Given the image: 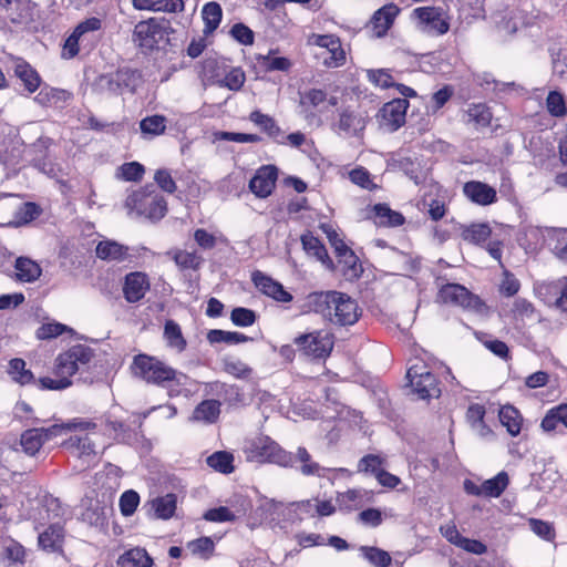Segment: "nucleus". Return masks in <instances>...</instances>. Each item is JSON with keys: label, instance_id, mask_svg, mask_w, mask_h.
I'll return each instance as SVG.
<instances>
[{"label": "nucleus", "instance_id": "1", "mask_svg": "<svg viewBox=\"0 0 567 567\" xmlns=\"http://www.w3.org/2000/svg\"><path fill=\"white\" fill-rule=\"evenodd\" d=\"M302 308L306 312L321 315L323 319L339 327L353 326L361 317L355 299L333 290L309 293Z\"/></svg>", "mask_w": 567, "mask_h": 567}, {"label": "nucleus", "instance_id": "2", "mask_svg": "<svg viewBox=\"0 0 567 567\" xmlns=\"http://www.w3.org/2000/svg\"><path fill=\"white\" fill-rule=\"evenodd\" d=\"M131 370L134 377L162 388H169L172 384L186 385L188 381V377L183 372L147 354L135 355Z\"/></svg>", "mask_w": 567, "mask_h": 567}, {"label": "nucleus", "instance_id": "3", "mask_svg": "<svg viewBox=\"0 0 567 567\" xmlns=\"http://www.w3.org/2000/svg\"><path fill=\"white\" fill-rule=\"evenodd\" d=\"M124 208L130 217L159 220L167 212V203L152 186H145L127 195L124 200Z\"/></svg>", "mask_w": 567, "mask_h": 567}, {"label": "nucleus", "instance_id": "4", "mask_svg": "<svg viewBox=\"0 0 567 567\" xmlns=\"http://www.w3.org/2000/svg\"><path fill=\"white\" fill-rule=\"evenodd\" d=\"M244 453L250 462L274 463L284 467L293 466L292 454L268 436H259L246 442Z\"/></svg>", "mask_w": 567, "mask_h": 567}, {"label": "nucleus", "instance_id": "5", "mask_svg": "<svg viewBox=\"0 0 567 567\" xmlns=\"http://www.w3.org/2000/svg\"><path fill=\"white\" fill-rule=\"evenodd\" d=\"M436 300L441 303L461 307L480 315L487 312L486 305L477 296L471 293L464 286L458 284L442 285Z\"/></svg>", "mask_w": 567, "mask_h": 567}, {"label": "nucleus", "instance_id": "6", "mask_svg": "<svg viewBox=\"0 0 567 567\" xmlns=\"http://www.w3.org/2000/svg\"><path fill=\"white\" fill-rule=\"evenodd\" d=\"M406 378L419 399L425 400L440 395L437 381L423 362L412 364L406 372Z\"/></svg>", "mask_w": 567, "mask_h": 567}, {"label": "nucleus", "instance_id": "7", "mask_svg": "<svg viewBox=\"0 0 567 567\" xmlns=\"http://www.w3.org/2000/svg\"><path fill=\"white\" fill-rule=\"evenodd\" d=\"M169 22L165 19L150 18L140 21L133 32L134 42L145 49H153L161 40L167 35Z\"/></svg>", "mask_w": 567, "mask_h": 567}, {"label": "nucleus", "instance_id": "8", "mask_svg": "<svg viewBox=\"0 0 567 567\" xmlns=\"http://www.w3.org/2000/svg\"><path fill=\"white\" fill-rule=\"evenodd\" d=\"M368 115L361 109L343 107L338 113V120L332 124L334 132L343 137H359L363 134Z\"/></svg>", "mask_w": 567, "mask_h": 567}, {"label": "nucleus", "instance_id": "9", "mask_svg": "<svg viewBox=\"0 0 567 567\" xmlns=\"http://www.w3.org/2000/svg\"><path fill=\"white\" fill-rule=\"evenodd\" d=\"M333 336L327 331L318 330L295 338V344L306 355L322 359L327 358L333 349Z\"/></svg>", "mask_w": 567, "mask_h": 567}, {"label": "nucleus", "instance_id": "10", "mask_svg": "<svg viewBox=\"0 0 567 567\" xmlns=\"http://www.w3.org/2000/svg\"><path fill=\"white\" fill-rule=\"evenodd\" d=\"M91 358L92 351L87 347L83 344L73 346L56 358V377H65L70 380V378L75 374L81 367L90 362Z\"/></svg>", "mask_w": 567, "mask_h": 567}, {"label": "nucleus", "instance_id": "11", "mask_svg": "<svg viewBox=\"0 0 567 567\" xmlns=\"http://www.w3.org/2000/svg\"><path fill=\"white\" fill-rule=\"evenodd\" d=\"M313 44L323 50L318 56L322 59V64L326 68L336 69L346 63V51L338 37L332 34L315 35Z\"/></svg>", "mask_w": 567, "mask_h": 567}, {"label": "nucleus", "instance_id": "12", "mask_svg": "<svg viewBox=\"0 0 567 567\" xmlns=\"http://www.w3.org/2000/svg\"><path fill=\"white\" fill-rule=\"evenodd\" d=\"M409 106L406 99H393L385 103L379 112L381 127L388 132L398 131L405 123Z\"/></svg>", "mask_w": 567, "mask_h": 567}, {"label": "nucleus", "instance_id": "13", "mask_svg": "<svg viewBox=\"0 0 567 567\" xmlns=\"http://www.w3.org/2000/svg\"><path fill=\"white\" fill-rule=\"evenodd\" d=\"M150 288L151 284L147 275L134 271L125 276L122 291L127 302L135 303L144 298Z\"/></svg>", "mask_w": 567, "mask_h": 567}, {"label": "nucleus", "instance_id": "14", "mask_svg": "<svg viewBox=\"0 0 567 567\" xmlns=\"http://www.w3.org/2000/svg\"><path fill=\"white\" fill-rule=\"evenodd\" d=\"M96 429V423L83 419L75 417L66 422L54 423L49 427H41L44 441L52 440L54 437L64 435L69 432H90Z\"/></svg>", "mask_w": 567, "mask_h": 567}, {"label": "nucleus", "instance_id": "15", "mask_svg": "<svg viewBox=\"0 0 567 567\" xmlns=\"http://www.w3.org/2000/svg\"><path fill=\"white\" fill-rule=\"evenodd\" d=\"M91 432H85L84 436L72 435L62 444L83 462V468L90 466L91 462L96 458L95 444L89 436Z\"/></svg>", "mask_w": 567, "mask_h": 567}, {"label": "nucleus", "instance_id": "16", "mask_svg": "<svg viewBox=\"0 0 567 567\" xmlns=\"http://www.w3.org/2000/svg\"><path fill=\"white\" fill-rule=\"evenodd\" d=\"M251 280L261 293L275 299L276 301L289 302L292 300L291 293L286 291L281 284L259 270L252 272Z\"/></svg>", "mask_w": 567, "mask_h": 567}, {"label": "nucleus", "instance_id": "17", "mask_svg": "<svg viewBox=\"0 0 567 567\" xmlns=\"http://www.w3.org/2000/svg\"><path fill=\"white\" fill-rule=\"evenodd\" d=\"M413 16L429 32L444 34L449 31V23L442 17V12L435 7H420L413 10Z\"/></svg>", "mask_w": 567, "mask_h": 567}, {"label": "nucleus", "instance_id": "18", "mask_svg": "<svg viewBox=\"0 0 567 567\" xmlns=\"http://www.w3.org/2000/svg\"><path fill=\"white\" fill-rule=\"evenodd\" d=\"M277 181V168L268 165L262 166L251 178L249 187L258 197H267L271 194Z\"/></svg>", "mask_w": 567, "mask_h": 567}, {"label": "nucleus", "instance_id": "19", "mask_svg": "<svg viewBox=\"0 0 567 567\" xmlns=\"http://www.w3.org/2000/svg\"><path fill=\"white\" fill-rule=\"evenodd\" d=\"M464 195L473 203L487 206L496 202V190L485 183L471 181L463 186Z\"/></svg>", "mask_w": 567, "mask_h": 567}, {"label": "nucleus", "instance_id": "20", "mask_svg": "<svg viewBox=\"0 0 567 567\" xmlns=\"http://www.w3.org/2000/svg\"><path fill=\"white\" fill-rule=\"evenodd\" d=\"M96 257L106 262L126 261L130 255V248L115 240H101L95 248Z\"/></svg>", "mask_w": 567, "mask_h": 567}, {"label": "nucleus", "instance_id": "21", "mask_svg": "<svg viewBox=\"0 0 567 567\" xmlns=\"http://www.w3.org/2000/svg\"><path fill=\"white\" fill-rule=\"evenodd\" d=\"M63 539V527L59 523H53L39 534L38 543L45 551L60 553L62 551Z\"/></svg>", "mask_w": 567, "mask_h": 567}, {"label": "nucleus", "instance_id": "22", "mask_svg": "<svg viewBox=\"0 0 567 567\" xmlns=\"http://www.w3.org/2000/svg\"><path fill=\"white\" fill-rule=\"evenodd\" d=\"M259 509L270 520H291L293 519L291 503L285 504L274 498H264Z\"/></svg>", "mask_w": 567, "mask_h": 567}, {"label": "nucleus", "instance_id": "23", "mask_svg": "<svg viewBox=\"0 0 567 567\" xmlns=\"http://www.w3.org/2000/svg\"><path fill=\"white\" fill-rule=\"evenodd\" d=\"M13 71L29 93H33L39 89L41 78L28 62L22 59H16L13 62Z\"/></svg>", "mask_w": 567, "mask_h": 567}, {"label": "nucleus", "instance_id": "24", "mask_svg": "<svg viewBox=\"0 0 567 567\" xmlns=\"http://www.w3.org/2000/svg\"><path fill=\"white\" fill-rule=\"evenodd\" d=\"M399 11V8L393 3L385 4L375 11L371 22L377 37H382L386 33Z\"/></svg>", "mask_w": 567, "mask_h": 567}, {"label": "nucleus", "instance_id": "25", "mask_svg": "<svg viewBox=\"0 0 567 567\" xmlns=\"http://www.w3.org/2000/svg\"><path fill=\"white\" fill-rule=\"evenodd\" d=\"M117 567H152L154 561L146 549L134 547L124 551L117 558Z\"/></svg>", "mask_w": 567, "mask_h": 567}, {"label": "nucleus", "instance_id": "26", "mask_svg": "<svg viewBox=\"0 0 567 567\" xmlns=\"http://www.w3.org/2000/svg\"><path fill=\"white\" fill-rule=\"evenodd\" d=\"M301 244L308 255L313 256L317 260L327 267H331L332 261L329 258L327 249L311 233H307L301 236Z\"/></svg>", "mask_w": 567, "mask_h": 567}, {"label": "nucleus", "instance_id": "27", "mask_svg": "<svg viewBox=\"0 0 567 567\" xmlns=\"http://www.w3.org/2000/svg\"><path fill=\"white\" fill-rule=\"evenodd\" d=\"M256 60L266 72H288L292 66L288 58L276 55L275 50H269L267 54H257Z\"/></svg>", "mask_w": 567, "mask_h": 567}, {"label": "nucleus", "instance_id": "28", "mask_svg": "<svg viewBox=\"0 0 567 567\" xmlns=\"http://www.w3.org/2000/svg\"><path fill=\"white\" fill-rule=\"evenodd\" d=\"M219 414L220 402L217 400H205L195 408L192 420L204 423H214L217 421Z\"/></svg>", "mask_w": 567, "mask_h": 567}, {"label": "nucleus", "instance_id": "29", "mask_svg": "<svg viewBox=\"0 0 567 567\" xmlns=\"http://www.w3.org/2000/svg\"><path fill=\"white\" fill-rule=\"evenodd\" d=\"M485 408L481 404H471L466 412V420L472 430L480 436L486 437L492 434L491 429L484 422Z\"/></svg>", "mask_w": 567, "mask_h": 567}, {"label": "nucleus", "instance_id": "30", "mask_svg": "<svg viewBox=\"0 0 567 567\" xmlns=\"http://www.w3.org/2000/svg\"><path fill=\"white\" fill-rule=\"evenodd\" d=\"M498 416L512 436H517L520 433L523 417L516 408L505 405L499 410Z\"/></svg>", "mask_w": 567, "mask_h": 567}, {"label": "nucleus", "instance_id": "31", "mask_svg": "<svg viewBox=\"0 0 567 567\" xmlns=\"http://www.w3.org/2000/svg\"><path fill=\"white\" fill-rule=\"evenodd\" d=\"M16 275L18 280L24 281V282H31L37 280L41 275V268L40 266L25 257H19L16 260Z\"/></svg>", "mask_w": 567, "mask_h": 567}, {"label": "nucleus", "instance_id": "32", "mask_svg": "<svg viewBox=\"0 0 567 567\" xmlns=\"http://www.w3.org/2000/svg\"><path fill=\"white\" fill-rule=\"evenodd\" d=\"M44 442L43 434L39 429L27 430L20 437V446L22 451L30 456H34L40 451Z\"/></svg>", "mask_w": 567, "mask_h": 567}, {"label": "nucleus", "instance_id": "33", "mask_svg": "<svg viewBox=\"0 0 567 567\" xmlns=\"http://www.w3.org/2000/svg\"><path fill=\"white\" fill-rule=\"evenodd\" d=\"M492 234L487 224H472L462 228L461 237L464 241L473 245L485 243Z\"/></svg>", "mask_w": 567, "mask_h": 567}, {"label": "nucleus", "instance_id": "34", "mask_svg": "<svg viewBox=\"0 0 567 567\" xmlns=\"http://www.w3.org/2000/svg\"><path fill=\"white\" fill-rule=\"evenodd\" d=\"M164 339L167 346L177 352H183L187 344L179 324L174 320H167L165 322Z\"/></svg>", "mask_w": 567, "mask_h": 567}, {"label": "nucleus", "instance_id": "35", "mask_svg": "<svg viewBox=\"0 0 567 567\" xmlns=\"http://www.w3.org/2000/svg\"><path fill=\"white\" fill-rule=\"evenodd\" d=\"M301 463L300 472L306 476H324V467H322L319 463L312 461L311 455L305 447H298L296 455L293 456Z\"/></svg>", "mask_w": 567, "mask_h": 567}, {"label": "nucleus", "instance_id": "36", "mask_svg": "<svg viewBox=\"0 0 567 567\" xmlns=\"http://www.w3.org/2000/svg\"><path fill=\"white\" fill-rule=\"evenodd\" d=\"M509 478L506 472H499L493 478L482 483L483 496L498 497L507 487Z\"/></svg>", "mask_w": 567, "mask_h": 567}, {"label": "nucleus", "instance_id": "37", "mask_svg": "<svg viewBox=\"0 0 567 567\" xmlns=\"http://www.w3.org/2000/svg\"><path fill=\"white\" fill-rule=\"evenodd\" d=\"M202 16L205 22L204 32L210 33L218 28L221 20L223 11L217 2H208L204 6Z\"/></svg>", "mask_w": 567, "mask_h": 567}, {"label": "nucleus", "instance_id": "38", "mask_svg": "<svg viewBox=\"0 0 567 567\" xmlns=\"http://www.w3.org/2000/svg\"><path fill=\"white\" fill-rule=\"evenodd\" d=\"M375 217L378 218V224L382 226H400L404 223V217L398 213L392 210L385 204H378L374 206Z\"/></svg>", "mask_w": 567, "mask_h": 567}, {"label": "nucleus", "instance_id": "39", "mask_svg": "<svg viewBox=\"0 0 567 567\" xmlns=\"http://www.w3.org/2000/svg\"><path fill=\"white\" fill-rule=\"evenodd\" d=\"M140 128L145 136H158L166 130V118L163 115H152L140 122Z\"/></svg>", "mask_w": 567, "mask_h": 567}, {"label": "nucleus", "instance_id": "40", "mask_svg": "<svg viewBox=\"0 0 567 567\" xmlns=\"http://www.w3.org/2000/svg\"><path fill=\"white\" fill-rule=\"evenodd\" d=\"M186 548L194 555L202 559H208L213 556L215 544L210 537H200L195 540L188 542Z\"/></svg>", "mask_w": 567, "mask_h": 567}, {"label": "nucleus", "instance_id": "41", "mask_svg": "<svg viewBox=\"0 0 567 567\" xmlns=\"http://www.w3.org/2000/svg\"><path fill=\"white\" fill-rule=\"evenodd\" d=\"M9 374L17 383L24 385L33 380V373L25 369V362L22 359L16 358L9 362Z\"/></svg>", "mask_w": 567, "mask_h": 567}, {"label": "nucleus", "instance_id": "42", "mask_svg": "<svg viewBox=\"0 0 567 567\" xmlns=\"http://www.w3.org/2000/svg\"><path fill=\"white\" fill-rule=\"evenodd\" d=\"M466 115L468 117L467 121L478 127H485L489 125L492 120V113L489 109L484 104L470 105L466 111Z\"/></svg>", "mask_w": 567, "mask_h": 567}, {"label": "nucleus", "instance_id": "43", "mask_svg": "<svg viewBox=\"0 0 567 567\" xmlns=\"http://www.w3.org/2000/svg\"><path fill=\"white\" fill-rule=\"evenodd\" d=\"M223 369L237 379H246L251 374V368L240 359L234 357L223 359Z\"/></svg>", "mask_w": 567, "mask_h": 567}, {"label": "nucleus", "instance_id": "44", "mask_svg": "<svg viewBox=\"0 0 567 567\" xmlns=\"http://www.w3.org/2000/svg\"><path fill=\"white\" fill-rule=\"evenodd\" d=\"M360 550L374 567H389L392 561L390 554L378 547L362 546Z\"/></svg>", "mask_w": 567, "mask_h": 567}, {"label": "nucleus", "instance_id": "45", "mask_svg": "<svg viewBox=\"0 0 567 567\" xmlns=\"http://www.w3.org/2000/svg\"><path fill=\"white\" fill-rule=\"evenodd\" d=\"M153 508L158 518H171L176 509V497L173 494H167L153 501Z\"/></svg>", "mask_w": 567, "mask_h": 567}, {"label": "nucleus", "instance_id": "46", "mask_svg": "<svg viewBox=\"0 0 567 567\" xmlns=\"http://www.w3.org/2000/svg\"><path fill=\"white\" fill-rule=\"evenodd\" d=\"M207 339L212 343L224 342L228 344H237L248 341V337L244 333L218 329L210 330L207 334Z\"/></svg>", "mask_w": 567, "mask_h": 567}, {"label": "nucleus", "instance_id": "47", "mask_svg": "<svg viewBox=\"0 0 567 567\" xmlns=\"http://www.w3.org/2000/svg\"><path fill=\"white\" fill-rule=\"evenodd\" d=\"M546 109L551 116H565L567 114V105L564 95L558 91H550L546 99Z\"/></svg>", "mask_w": 567, "mask_h": 567}, {"label": "nucleus", "instance_id": "48", "mask_svg": "<svg viewBox=\"0 0 567 567\" xmlns=\"http://www.w3.org/2000/svg\"><path fill=\"white\" fill-rule=\"evenodd\" d=\"M233 461H234V457L230 453L221 451V452H216V453L212 454L207 458V464L210 467H213L214 470L219 471L220 473L227 474V473H231L234 470Z\"/></svg>", "mask_w": 567, "mask_h": 567}, {"label": "nucleus", "instance_id": "49", "mask_svg": "<svg viewBox=\"0 0 567 567\" xmlns=\"http://www.w3.org/2000/svg\"><path fill=\"white\" fill-rule=\"evenodd\" d=\"M144 166L137 162H130L121 165L116 171V177L128 181L138 182L144 175Z\"/></svg>", "mask_w": 567, "mask_h": 567}, {"label": "nucleus", "instance_id": "50", "mask_svg": "<svg viewBox=\"0 0 567 567\" xmlns=\"http://www.w3.org/2000/svg\"><path fill=\"white\" fill-rule=\"evenodd\" d=\"M249 120L265 131L269 136L275 137L280 133V128L272 117L259 111H254L249 115Z\"/></svg>", "mask_w": 567, "mask_h": 567}, {"label": "nucleus", "instance_id": "51", "mask_svg": "<svg viewBox=\"0 0 567 567\" xmlns=\"http://www.w3.org/2000/svg\"><path fill=\"white\" fill-rule=\"evenodd\" d=\"M390 165L392 169L401 171L416 184L419 183L420 164L417 162L410 157H399L393 159Z\"/></svg>", "mask_w": 567, "mask_h": 567}, {"label": "nucleus", "instance_id": "52", "mask_svg": "<svg viewBox=\"0 0 567 567\" xmlns=\"http://www.w3.org/2000/svg\"><path fill=\"white\" fill-rule=\"evenodd\" d=\"M367 78L372 84L381 89H389L395 85L393 76L384 69L367 70Z\"/></svg>", "mask_w": 567, "mask_h": 567}, {"label": "nucleus", "instance_id": "53", "mask_svg": "<svg viewBox=\"0 0 567 567\" xmlns=\"http://www.w3.org/2000/svg\"><path fill=\"white\" fill-rule=\"evenodd\" d=\"M246 76L241 69H231L223 80L218 81L220 86H225L231 91H238L245 83Z\"/></svg>", "mask_w": 567, "mask_h": 567}, {"label": "nucleus", "instance_id": "54", "mask_svg": "<svg viewBox=\"0 0 567 567\" xmlns=\"http://www.w3.org/2000/svg\"><path fill=\"white\" fill-rule=\"evenodd\" d=\"M174 261L182 269H197L202 259L195 252L178 250L174 254Z\"/></svg>", "mask_w": 567, "mask_h": 567}, {"label": "nucleus", "instance_id": "55", "mask_svg": "<svg viewBox=\"0 0 567 567\" xmlns=\"http://www.w3.org/2000/svg\"><path fill=\"white\" fill-rule=\"evenodd\" d=\"M230 319L235 326L250 327L256 321V313L250 309L238 307L233 309Z\"/></svg>", "mask_w": 567, "mask_h": 567}, {"label": "nucleus", "instance_id": "56", "mask_svg": "<svg viewBox=\"0 0 567 567\" xmlns=\"http://www.w3.org/2000/svg\"><path fill=\"white\" fill-rule=\"evenodd\" d=\"M140 496L135 491H126L120 498L121 512L124 516H131L137 508Z\"/></svg>", "mask_w": 567, "mask_h": 567}, {"label": "nucleus", "instance_id": "57", "mask_svg": "<svg viewBox=\"0 0 567 567\" xmlns=\"http://www.w3.org/2000/svg\"><path fill=\"white\" fill-rule=\"evenodd\" d=\"M41 214L40 207L34 203H24L22 204L18 212H17V218L18 224H28L32 220H34L37 217H39Z\"/></svg>", "mask_w": 567, "mask_h": 567}, {"label": "nucleus", "instance_id": "58", "mask_svg": "<svg viewBox=\"0 0 567 567\" xmlns=\"http://www.w3.org/2000/svg\"><path fill=\"white\" fill-rule=\"evenodd\" d=\"M216 140L231 141L236 143H257L260 142V136L256 134L233 133V132H217L215 133Z\"/></svg>", "mask_w": 567, "mask_h": 567}, {"label": "nucleus", "instance_id": "59", "mask_svg": "<svg viewBox=\"0 0 567 567\" xmlns=\"http://www.w3.org/2000/svg\"><path fill=\"white\" fill-rule=\"evenodd\" d=\"M154 181L166 193L173 194L176 190V183L168 169L161 168L154 174Z\"/></svg>", "mask_w": 567, "mask_h": 567}, {"label": "nucleus", "instance_id": "60", "mask_svg": "<svg viewBox=\"0 0 567 567\" xmlns=\"http://www.w3.org/2000/svg\"><path fill=\"white\" fill-rule=\"evenodd\" d=\"M528 524L530 529L539 537L546 540H550L555 537L554 528L549 523L537 518H530Z\"/></svg>", "mask_w": 567, "mask_h": 567}, {"label": "nucleus", "instance_id": "61", "mask_svg": "<svg viewBox=\"0 0 567 567\" xmlns=\"http://www.w3.org/2000/svg\"><path fill=\"white\" fill-rule=\"evenodd\" d=\"M349 177L353 184L362 188L372 189L374 187V184L370 178V173L363 167L352 169L349 173Z\"/></svg>", "mask_w": 567, "mask_h": 567}, {"label": "nucleus", "instance_id": "62", "mask_svg": "<svg viewBox=\"0 0 567 567\" xmlns=\"http://www.w3.org/2000/svg\"><path fill=\"white\" fill-rule=\"evenodd\" d=\"M204 518L209 522H231L235 519V515L230 512L228 507L220 506L217 508L208 509L204 514Z\"/></svg>", "mask_w": 567, "mask_h": 567}, {"label": "nucleus", "instance_id": "63", "mask_svg": "<svg viewBox=\"0 0 567 567\" xmlns=\"http://www.w3.org/2000/svg\"><path fill=\"white\" fill-rule=\"evenodd\" d=\"M231 35L241 44L250 45L254 43V32L243 23H236L231 30Z\"/></svg>", "mask_w": 567, "mask_h": 567}, {"label": "nucleus", "instance_id": "64", "mask_svg": "<svg viewBox=\"0 0 567 567\" xmlns=\"http://www.w3.org/2000/svg\"><path fill=\"white\" fill-rule=\"evenodd\" d=\"M4 556L8 560H10L12 563H23L25 551L21 544L17 543L14 540H10L4 546Z\"/></svg>", "mask_w": 567, "mask_h": 567}]
</instances>
